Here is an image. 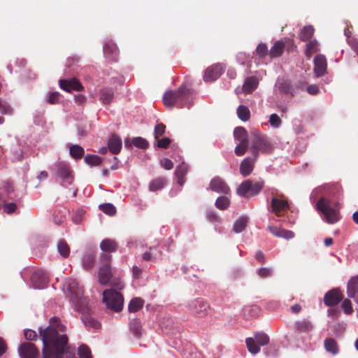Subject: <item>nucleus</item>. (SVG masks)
I'll use <instances>...</instances> for the list:
<instances>
[{"label": "nucleus", "instance_id": "f257e3e1", "mask_svg": "<svg viewBox=\"0 0 358 358\" xmlns=\"http://www.w3.org/2000/svg\"><path fill=\"white\" fill-rule=\"evenodd\" d=\"M67 294L71 301L74 304L77 310L82 312L81 320L86 327L98 329L101 324L89 313L88 299L83 296V289L73 279H69L66 285Z\"/></svg>", "mask_w": 358, "mask_h": 358}, {"label": "nucleus", "instance_id": "f03ea898", "mask_svg": "<svg viewBox=\"0 0 358 358\" xmlns=\"http://www.w3.org/2000/svg\"><path fill=\"white\" fill-rule=\"evenodd\" d=\"M273 149V146L266 135L262 134L258 131L252 132V140L250 150L255 158V160L259 156V152L269 153Z\"/></svg>", "mask_w": 358, "mask_h": 358}, {"label": "nucleus", "instance_id": "7ed1b4c3", "mask_svg": "<svg viewBox=\"0 0 358 358\" xmlns=\"http://www.w3.org/2000/svg\"><path fill=\"white\" fill-rule=\"evenodd\" d=\"M67 337H42L43 354L52 353L58 356L66 351Z\"/></svg>", "mask_w": 358, "mask_h": 358}, {"label": "nucleus", "instance_id": "20e7f679", "mask_svg": "<svg viewBox=\"0 0 358 358\" xmlns=\"http://www.w3.org/2000/svg\"><path fill=\"white\" fill-rule=\"evenodd\" d=\"M316 208L324 215V219L329 224H334L341 219L339 208H332L330 201L324 197H321L316 203Z\"/></svg>", "mask_w": 358, "mask_h": 358}, {"label": "nucleus", "instance_id": "39448f33", "mask_svg": "<svg viewBox=\"0 0 358 358\" xmlns=\"http://www.w3.org/2000/svg\"><path fill=\"white\" fill-rule=\"evenodd\" d=\"M103 301L108 308L115 312H120L123 308V295L113 289H107L103 291Z\"/></svg>", "mask_w": 358, "mask_h": 358}, {"label": "nucleus", "instance_id": "423d86ee", "mask_svg": "<svg viewBox=\"0 0 358 358\" xmlns=\"http://www.w3.org/2000/svg\"><path fill=\"white\" fill-rule=\"evenodd\" d=\"M189 94V89L185 86H181L177 90L166 92L163 96V101L166 106L173 107L177 101L184 102L187 100Z\"/></svg>", "mask_w": 358, "mask_h": 358}, {"label": "nucleus", "instance_id": "0eeeda50", "mask_svg": "<svg viewBox=\"0 0 358 358\" xmlns=\"http://www.w3.org/2000/svg\"><path fill=\"white\" fill-rule=\"evenodd\" d=\"M111 255L101 254L100 256L101 266L98 273L99 282L102 285H106L113 277L111 269Z\"/></svg>", "mask_w": 358, "mask_h": 358}, {"label": "nucleus", "instance_id": "6e6552de", "mask_svg": "<svg viewBox=\"0 0 358 358\" xmlns=\"http://www.w3.org/2000/svg\"><path fill=\"white\" fill-rule=\"evenodd\" d=\"M264 185V181L253 182L248 179L241 183L236 189V193L243 197L253 196L260 192Z\"/></svg>", "mask_w": 358, "mask_h": 358}, {"label": "nucleus", "instance_id": "1a4fd4ad", "mask_svg": "<svg viewBox=\"0 0 358 358\" xmlns=\"http://www.w3.org/2000/svg\"><path fill=\"white\" fill-rule=\"evenodd\" d=\"M65 332V324L62 322L59 317L54 316L50 319L49 325L40 331L39 336H66Z\"/></svg>", "mask_w": 358, "mask_h": 358}, {"label": "nucleus", "instance_id": "9d476101", "mask_svg": "<svg viewBox=\"0 0 358 358\" xmlns=\"http://www.w3.org/2000/svg\"><path fill=\"white\" fill-rule=\"evenodd\" d=\"M188 309L195 317H204L210 313V306L203 299H196L189 303Z\"/></svg>", "mask_w": 358, "mask_h": 358}, {"label": "nucleus", "instance_id": "9b49d317", "mask_svg": "<svg viewBox=\"0 0 358 358\" xmlns=\"http://www.w3.org/2000/svg\"><path fill=\"white\" fill-rule=\"evenodd\" d=\"M245 342L248 351L252 354H257L262 346L268 343L269 339L268 337H248Z\"/></svg>", "mask_w": 358, "mask_h": 358}, {"label": "nucleus", "instance_id": "f8f14e48", "mask_svg": "<svg viewBox=\"0 0 358 358\" xmlns=\"http://www.w3.org/2000/svg\"><path fill=\"white\" fill-rule=\"evenodd\" d=\"M343 295L338 288H334L327 292L324 296V303L327 306H334L343 299Z\"/></svg>", "mask_w": 358, "mask_h": 358}, {"label": "nucleus", "instance_id": "ddd939ff", "mask_svg": "<svg viewBox=\"0 0 358 358\" xmlns=\"http://www.w3.org/2000/svg\"><path fill=\"white\" fill-rule=\"evenodd\" d=\"M289 205L286 200L280 199L273 197L271 201V210L275 215L280 217L284 215V213L288 210Z\"/></svg>", "mask_w": 358, "mask_h": 358}, {"label": "nucleus", "instance_id": "4468645a", "mask_svg": "<svg viewBox=\"0 0 358 358\" xmlns=\"http://www.w3.org/2000/svg\"><path fill=\"white\" fill-rule=\"evenodd\" d=\"M209 189L213 192L228 194L230 193V188L225 181L220 177L213 178L209 183Z\"/></svg>", "mask_w": 358, "mask_h": 358}, {"label": "nucleus", "instance_id": "2eb2a0df", "mask_svg": "<svg viewBox=\"0 0 358 358\" xmlns=\"http://www.w3.org/2000/svg\"><path fill=\"white\" fill-rule=\"evenodd\" d=\"M18 353L21 358H38L39 352L34 344L24 343L20 345Z\"/></svg>", "mask_w": 358, "mask_h": 358}, {"label": "nucleus", "instance_id": "dca6fc26", "mask_svg": "<svg viewBox=\"0 0 358 358\" xmlns=\"http://www.w3.org/2000/svg\"><path fill=\"white\" fill-rule=\"evenodd\" d=\"M59 87L63 90L71 92L73 90L80 92L83 90V87L80 82L76 78L71 79L59 80Z\"/></svg>", "mask_w": 358, "mask_h": 358}, {"label": "nucleus", "instance_id": "f3484780", "mask_svg": "<svg viewBox=\"0 0 358 358\" xmlns=\"http://www.w3.org/2000/svg\"><path fill=\"white\" fill-rule=\"evenodd\" d=\"M224 72V69L220 64H213L206 69L203 80L205 82H211L217 80Z\"/></svg>", "mask_w": 358, "mask_h": 358}, {"label": "nucleus", "instance_id": "a211bd4d", "mask_svg": "<svg viewBox=\"0 0 358 358\" xmlns=\"http://www.w3.org/2000/svg\"><path fill=\"white\" fill-rule=\"evenodd\" d=\"M31 282L36 289H43L48 282V276L43 270L36 271L31 275Z\"/></svg>", "mask_w": 358, "mask_h": 358}, {"label": "nucleus", "instance_id": "6ab92c4d", "mask_svg": "<svg viewBox=\"0 0 358 358\" xmlns=\"http://www.w3.org/2000/svg\"><path fill=\"white\" fill-rule=\"evenodd\" d=\"M57 174L62 180L68 184L73 182V171L71 170L70 166L65 163H59L57 165Z\"/></svg>", "mask_w": 358, "mask_h": 358}, {"label": "nucleus", "instance_id": "aec40b11", "mask_svg": "<svg viewBox=\"0 0 358 358\" xmlns=\"http://www.w3.org/2000/svg\"><path fill=\"white\" fill-rule=\"evenodd\" d=\"M104 57L109 62H116L118 57V50L116 45L111 41L105 43L103 48Z\"/></svg>", "mask_w": 358, "mask_h": 358}, {"label": "nucleus", "instance_id": "412c9836", "mask_svg": "<svg viewBox=\"0 0 358 358\" xmlns=\"http://www.w3.org/2000/svg\"><path fill=\"white\" fill-rule=\"evenodd\" d=\"M327 66L326 57L322 55H317L314 58V72L317 77L324 75Z\"/></svg>", "mask_w": 358, "mask_h": 358}, {"label": "nucleus", "instance_id": "4be33fe9", "mask_svg": "<svg viewBox=\"0 0 358 358\" xmlns=\"http://www.w3.org/2000/svg\"><path fill=\"white\" fill-rule=\"evenodd\" d=\"M268 229L273 236L279 238H283L287 240L293 238L295 236L292 231L282 229L278 227L268 226Z\"/></svg>", "mask_w": 358, "mask_h": 358}, {"label": "nucleus", "instance_id": "5701e85b", "mask_svg": "<svg viewBox=\"0 0 358 358\" xmlns=\"http://www.w3.org/2000/svg\"><path fill=\"white\" fill-rule=\"evenodd\" d=\"M108 150L113 155L118 154L122 149L121 138L116 134L112 135L108 142Z\"/></svg>", "mask_w": 358, "mask_h": 358}, {"label": "nucleus", "instance_id": "b1692460", "mask_svg": "<svg viewBox=\"0 0 358 358\" xmlns=\"http://www.w3.org/2000/svg\"><path fill=\"white\" fill-rule=\"evenodd\" d=\"M189 170V166L187 164L182 162L176 167L175 175L177 178V182L180 185H183L185 182V176Z\"/></svg>", "mask_w": 358, "mask_h": 358}, {"label": "nucleus", "instance_id": "393cba45", "mask_svg": "<svg viewBox=\"0 0 358 358\" xmlns=\"http://www.w3.org/2000/svg\"><path fill=\"white\" fill-rule=\"evenodd\" d=\"M255 161L256 160H255V158L251 159L247 157L241 162L240 165V173L243 176H248L252 173L254 169V163Z\"/></svg>", "mask_w": 358, "mask_h": 358}, {"label": "nucleus", "instance_id": "a878e982", "mask_svg": "<svg viewBox=\"0 0 358 358\" xmlns=\"http://www.w3.org/2000/svg\"><path fill=\"white\" fill-rule=\"evenodd\" d=\"M259 80L255 76L248 77L243 85V91L245 93H252L258 86Z\"/></svg>", "mask_w": 358, "mask_h": 358}, {"label": "nucleus", "instance_id": "bb28decb", "mask_svg": "<svg viewBox=\"0 0 358 358\" xmlns=\"http://www.w3.org/2000/svg\"><path fill=\"white\" fill-rule=\"evenodd\" d=\"M347 294L350 298L355 297L358 294V275L352 277L348 282Z\"/></svg>", "mask_w": 358, "mask_h": 358}, {"label": "nucleus", "instance_id": "cd10ccee", "mask_svg": "<svg viewBox=\"0 0 358 358\" xmlns=\"http://www.w3.org/2000/svg\"><path fill=\"white\" fill-rule=\"evenodd\" d=\"M114 91L109 87H105L99 92V100L103 104H110L113 99Z\"/></svg>", "mask_w": 358, "mask_h": 358}, {"label": "nucleus", "instance_id": "c85d7f7f", "mask_svg": "<svg viewBox=\"0 0 358 358\" xmlns=\"http://www.w3.org/2000/svg\"><path fill=\"white\" fill-rule=\"evenodd\" d=\"M167 180L165 177L160 176L153 179L149 184V190L157 192L161 190L166 185Z\"/></svg>", "mask_w": 358, "mask_h": 358}, {"label": "nucleus", "instance_id": "c756f323", "mask_svg": "<svg viewBox=\"0 0 358 358\" xmlns=\"http://www.w3.org/2000/svg\"><path fill=\"white\" fill-rule=\"evenodd\" d=\"M295 329L299 333L309 334L313 330V325L309 320H302L295 323Z\"/></svg>", "mask_w": 358, "mask_h": 358}, {"label": "nucleus", "instance_id": "7c9ffc66", "mask_svg": "<svg viewBox=\"0 0 358 358\" xmlns=\"http://www.w3.org/2000/svg\"><path fill=\"white\" fill-rule=\"evenodd\" d=\"M234 136L239 143H248V133L243 127H238L234 129Z\"/></svg>", "mask_w": 358, "mask_h": 358}, {"label": "nucleus", "instance_id": "2f4dec72", "mask_svg": "<svg viewBox=\"0 0 358 358\" xmlns=\"http://www.w3.org/2000/svg\"><path fill=\"white\" fill-rule=\"evenodd\" d=\"M285 43L282 41H277L269 50V55L271 58L280 57L285 49Z\"/></svg>", "mask_w": 358, "mask_h": 358}, {"label": "nucleus", "instance_id": "473e14b6", "mask_svg": "<svg viewBox=\"0 0 358 358\" xmlns=\"http://www.w3.org/2000/svg\"><path fill=\"white\" fill-rule=\"evenodd\" d=\"M117 244L115 241L112 239H104L100 243V248L103 252H113L117 250Z\"/></svg>", "mask_w": 358, "mask_h": 358}, {"label": "nucleus", "instance_id": "72a5a7b5", "mask_svg": "<svg viewBox=\"0 0 358 358\" xmlns=\"http://www.w3.org/2000/svg\"><path fill=\"white\" fill-rule=\"evenodd\" d=\"M315 32V29L311 25H307L302 28L300 33L299 34V37L302 41H308L313 37Z\"/></svg>", "mask_w": 358, "mask_h": 358}, {"label": "nucleus", "instance_id": "f704fd0d", "mask_svg": "<svg viewBox=\"0 0 358 358\" xmlns=\"http://www.w3.org/2000/svg\"><path fill=\"white\" fill-rule=\"evenodd\" d=\"M129 330L136 336H141L143 333L141 322L138 318L131 320L129 322Z\"/></svg>", "mask_w": 358, "mask_h": 358}, {"label": "nucleus", "instance_id": "c9c22d12", "mask_svg": "<svg viewBox=\"0 0 358 358\" xmlns=\"http://www.w3.org/2000/svg\"><path fill=\"white\" fill-rule=\"evenodd\" d=\"M319 51V44L317 40H310L306 45L305 55L310 59L312 55Z\"/></svg>", "mask_w": 358, "mask_h": 358}, {"label": "nucleus", "instance_id": "e433bc0d", "mask_svg": "<svg viewBox=\"0 0 358 358\" xmlns=\"http://www.w3.org/2000/svg\"><path fill=\"white\" fill-rule=\"evenodd\" d=\"M144 301L140 297L132 299L128 306V310L130 313L139 311L143 306Z\"/></svg>", "mask_w": 358, "mask_h": 358}, {"label": "nucleus", "instance_id": "4c0bfd02", "mask_svg": "<svg viewBox=\"0 0 358 358\" xmlns=\"http://www.w3.org/2000/svg\"><path fill=\"white\" fill-rule=\"evenodd\" d=\"M260 309L257 306H245L243 309V317L246 319L255 317L259 315Z\"/></svg>", "mask_w": 358, "mask_h": 358}, {"label": "nucleus", "instance_id": "58836bf2", "mask_svg": "<svg viewBox=\"0 0 358 358\" xmlns=\"http://www.w3.org/2000/svg\"><path fill=\"white\" fill-rule=\"evenodd\" d=\"M248 222V217L242 216L238 219L233 227V230L235 233H240L245 230Z\"/></svg>", "mask_w": 358, "mask_h": 358}, {"label": "nucleus", "instance_id": "ea45409f", "mask_svg": "<svg viewBox=\"0 0 358 358\" xmlns=\"http://www.w3.org/2000/svg\"><path fill=\"white\" fill-rule=\"evenodd\" d=\"M96 255L93 252H90L86 255L83 258V268L86 270H89L92 268L95 263Z\"/></svg>", "mask_w": 358, "mask_h": 358}, {"label": "nucleus", "instance_id": "a19ab883", "mask_svg": "<svg viewBox=\"0 0 358 358\" xmlns=\"http://www.w3.org/2000/svg\"><path fill=\"white\" fill-rule=\"evenodd\" d=\"M57 250L64 258L68 257L70 254V247L66 241L63 239L58 242Z\"/></svg>", "mask_w": 358, "mask_h": 358}, {"label": "nucleus", "instance_id": "79ce46f5", "mask_svg": "<svg viewBox=\"0 0 358 358\" xmlns=\"http://www.w3.org/2000/svg\"><path fill=\"white\" fill-rule=\"evenodd\" d=\"M237 115L240 120L243 122L249 120L250 117V112L249 108L243 105H241L237 108Z\"/></svg>", "mask_w": 358, "mask_h": 358}, {"label": "nucleus", "instance_id": "37998d69", "mask_svg": "<svg viewBox=\"0 0 358 358\" xmlns=\"http://www.w3.org/2000/svg\"><path fill=\"white\" fill-rule=\"evenodd\" d=\"M324 346L327 351L335 355L338 352V345L336 341L331 338H327L324 341Z\"/></svg>", "mask_w": 358, "mask_h": 358}, {"label": "nucleus", "instance_id": "c03bdc74", "mask_svg": "<svg viewBox=\"0 0 358 358\" xmlns=\"http://www.w3.org/2000/svg\"><path fill=\"white\" fill-rule=\"evenodd\" d=\"M84 152V149L78 145H73L70 147V155L74 159H80Z\"/></svg>", "mask_w": 358, "mask_h": 358}, {"label": "nucleus", "instance_id": "a18cd8bd", "mask_svg": "<svg viewBox=\"0 0 358 358\" xmlns=\"http://www.w3.org/2000/svg\"><path fill=\"white\" fill-rule=\"evenodd\" d=\"M78 355L80 358H92L90 348L84 344L79 345L78 348Z\"/></svg>", "mask_w": 358, "mask_h": 358}, {"label": "nucleus", "instance_id": "49530a36", "mask_svg": "<svg viewBox=\"0 0 358 358\" xmlns=\"http://www.w3.org/2000/svg\"><path fill=\"white\" fill-rule=\"evenodd\" d=\"M99 209L106 215L113 216L116 214V208L112 203H103L99 205Z\"/></svg>", "mask_w": 358, "mask_h": 358}, {"label": "nucleus", "instance_id": "de8ad7c7", "mask_svg": "<svg viewBox=\"0 0 358 358\" xmlns=\"http://www.w3.org/2000/svg\"><path fill=\"white\" fill-rule=\"evenodd\" d=\"M85 162L90 166H98L102 162L101 158L95 155H87L85 157Z\"/></svg>", "mask_w": 358, "mask_h": 358}, {"label": "nucleus", "instance_id": "09e8293b", "mask_svg": "<svg viewBox=\"0 0 358 358\" xmlns=\"http://www.w3.org/2000/svg\"><path fill=\"white\" fill-rule=\"evenodd\" d=\"M229 199L227 196H222L217 199L215 206L220 210H225L229 206Z\"/></svg>", "mask_w": 358, "mask_h": 358}, {"label": "nucleus", "instance_id": "8fccbe9b", "mask_svg": "<svg viewBox=\"0 0 358 358\" xmlns=\"http://www.w3.org/2000/svg\"><path fill=\"white\" fill-rule=\"evenodd\" d=\"M0 113L3 115H11L13 113V109L10 105L0 99Z\"/></svg>", "mask_w": 358, "mask_h": 358}, {"label": "nucleus", "instance_id": "3c124183", "mask_svg": "<svg viewBox=\"0 0 358 358\" xmlns=\"http://www.w3.org/2000/svg\"><path fill=\"white\" fill-rule=\"evenodd\" d=\"M350 34V31H345V34L348 38V43L351 47V48L356 52V54L358 55V39L350 37L349 34Z\"/></svg>", "mask_w": 358, "mask_h": 358}, {"label": "nucleus", "instance_id": "603ef678", "mask_svg": "<svg viewBox=\"0 0 358 358\" xmlns=\"http://www.w3.org/2000/svg\"><path fill=\"white\" fill-rule=\"evenodd\" d=\"M132 143L134 146L141 149H146L148 147V141L142 137L134 138Z\"/></svg>", "mask_w": 358, "mask_h": 358}, {"label": "nucleus", "instance_id": "864d4df0", "mask_svg": "<svg viewBox=\"0 0 358 358\" xmlns=\"http://www.w3.org/2000/svg\"><path fill=\"white\" fill-rule=\"evenodd\" d=\"M256 52L257 55L262 58L265 57L268 54H269V51L268 50V48L265 43H259L256 48Z\"/></svg>", "mask_w": 358, "mask_h": 358}, {"label": "nucleus", "instance_id": "5fc2aeb1", "mask_svg": "<svg viewBox=\"0 0 358 358\" xmlns=\"http://www.w3.org/2000/svg\"><path fill=\"white\" fill-rule=\"evenodd\" d=\"M248 148V143H238L236 146L234 152L237 156H243Z\"/></svg>", "mask_w": 358, "mask_h": 358}, {"label": "nucleus", "instance_id": "6e6d98bb", "mask_svg": "<svg viewBox=\"0 0 358 358\" xmlns=\"http://www.w3.org/2000/svg\"><path fill=\"white\" fill-rule=\"evenodd\" d=\"M269 123L271 127L278 128L282 124V120L277 114L273 113L270 115Z\"/></svg>", "mask_w": 358, "mask_h": 358}, {"label": "nucleus", "instance_id": "4d7b16f0", "mask_svg": "<svg viewBox=\"0 0 358 358\" xmlns=\"http://www.w3.org/2000/svg\"><path fill=\"white\" fill-rule=\"evenodd\" d=\"M166 126L163 123L157 124L155 127V137L158 139L160 136H163L165 133Z\"/></svg>", "mask_w": 358, "mask_h": 358}, {"label": "nucleus", "instance_id": "13d9d810", "mask_svg": "<svg viewBox=\"0 0 358 358\" xmlns=\"http://www.w3.org/2000/svg\"><path fill=\"white\" fill-rule=\"evenodd\" d=\"M341 307L345 312V313L349 315L353 312V308L352 307V303L350 299H345L343 300Z\"/></svg>", "mask_w": 358, "mask_h": 358}, {"label": "nucleus", "instance_id": "bf43d9fd", "mask_svg": "<svg viewBox=\"0 0 358 358\" xmlns=\"http://www.w3.org/2000/svg\"><path fill=\"white\" fill-rule=\"evenodd\" d=\"M17 206L15 203H7L3 206V211L7 214H11L15 211Z\"/></svg>", "mask_w": 358, "mask_h": 358}, {"label": "nucleus", "instance_id": "052dcab7", "mask_svg": "<svg viewBox=\"0 0 358 358\" xmlns=\"http://www.w3.org/2000/svg\"><path fill=\"white\" fill-rule=\"evenodd\" d=\"M60 94L57 92L50 93L48 101L50 104H56L59 102Z\"/></svg>", "mask_w": 358, "mask_h": 358}, {"label": "nucleus", "instance_id": "680f3d73", "mask_svg": "<svg viewBox=\"0 0 358 358\" xmlns=\"http://www.w3.org/2000/svg\"><path fill=\"white\" fill-rule=\"evenodd\" d=\"M111 289L121 290L124 287L122 282L119 278H114L111 282Z\"/></svg>", "mask_w": 358, "mask_h": 358}, {"label": "nucleus", "instance_id": "e2e57ef3", "mask_svg": "<svg viewBox=\"0 0 358 358\" xmlns=\"http://www.w3.org/2000/svg\"><path fill=\"white\" fill-rule=\"evenodd\" d=\"M171 143L169 138L165 137L162 139H158L157 146L160 148H167Z\"/></svg>", "mask_w": 358, "mask_h": 358}, {"label": "nucleus", "instance_id": "0e129e2a", "mask_svg": "<svg viewBox=\"0 0 358 358\" xmlns=\"http://www.w3.org/2000/svg\"><path fill=\"white\" fill-rule=\"evenodd\" d=\"M207 218L210 222H219L220 221V218L214 211H208Z\"/></svg>", "mask_w": 358, "mask_h": 358}, {"label": "nucleus", "instance_id": "69168bd1", "mask_svg": "<svg viewBox=\"0 0 358 358\" xmlns=\"http://www.w3.org/2000/svg\"><path fill=\"white\" fill-rule=\"evenodd\" d=\"M161 165L166 170H171L173 168V162L166 158H164L161 160Z\"/></svg>", "mask_w": 358, "mask_h": 358}, {"label": "nucleus", "instance_id": "338daca9", "mask_svg": "<svg viewBox=\"0 0 358 358\" xmlns=\"http://www.w3.org/2000/svg\"><path fill=\"white\" fill-rule=\"evenodd\" d=\"M257 273L261 278H267L271 275V271L268 268H261L257 271Z\"/></svg>", "mask_w": 358, "mask_h": 358}, {"label": "nucleus", "instance_id": "774afa93", "mask_svg": "<svg viewBox=\"0 0 358 358\" xmlns=\"http://www.w3.org/2000/svg\"><path fill=\"white\" fill-rule=\"evenodd\" d=\"M143 273V270L140 268H138L136 266H133L132 268V275L134 278H141Z\"/></svg>", "mask_w": 358, "mask_h": 358}]
</instances>
